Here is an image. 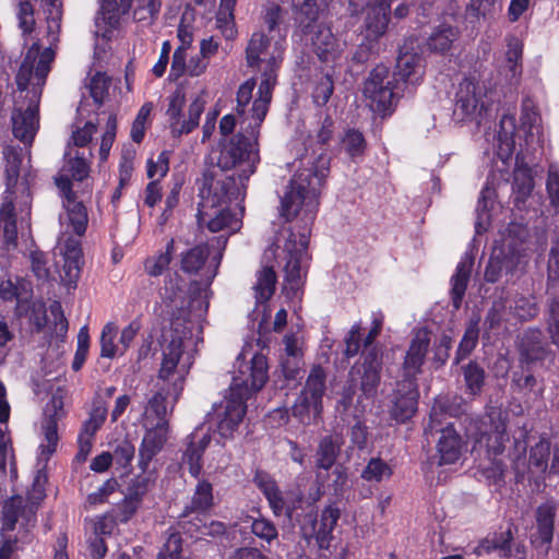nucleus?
I'll list each match as a JSON object with an SVG mask.
<instances>
[{
  "label": "nucleus",
  "instance_id": "obj_1",
  "mask_svg": "<svg viewBox=\"0 0 559 559\" xmlns=\"http://www.w3.org/2000/svg\"><path fill=\"white\" fill-rule=\"evenodd\" d=\"M329 173V162L324 156H319L317 165L311 168L298 170L289 181L287 190L281 199V216L286 221L295 217L304 210L305 225L296 235L289 230L284 246L270 248L271 253L280 263H284V288L296 296L304 285L307 274L308 253L307 248L310 238V225L313 223L318 207L319 197Z\"/></svg>",
  "mask_w": 559,
  "mask_h": 559
},
{
  "label": "nucleus",
  "instance_id": "obj_2",
  "mask_svg": "<svg viewBox=\"0 0 559 559\" xmlns=\"http://www.w3.org/2000/svg\"><path fill=\"white\" fill-rule=\"evenodd\" d=\"M266 76L260 83L257 97L252 103V120L223 145L217 164L205 170L234 175L237 185L241 187L242 191L245 190V182L255 171V167L260 162L258 150L259 129L267 114L272 99V84L274 83L273 74L269 73Z\"/></svg>",
  "mask_w": 559,
  "mask_h": 559
},
{
  "label": "nucleus",
  "instance_id": "obj_3",
  "mask_svg": "<svg viewBox=\"0 0 559 559\" xmlns=\"http://www.w3.org/2000/svg\"><path fill=\"white\" fill-rule=\"evenodd\" d=\"M165 311L169 316L170 332L165 336L158 380L173 385V395L179 399L186 377L193 365V356L187 352L191 343V330L187 326L190 318L189 301L182 289L164 298Z\"/></svg>",
  "mask_w": 559,
  "mask_h": 559
},
{
  "label": "nucleus",
  "instance_id": "obj_4",
  "mask_svg": "<svg viewBox=\"0 0 559 559\" xmlns=\"http://www.w3.org/2000/svg\"><path fill=\"white\" fill-rule=\"evenodd\" d=\"M267 359L254 354L250 362H241L238 373L233 377L229 392L214 409L217 419V432L229 438L237 430L247 412L246 401L252 393L261 390L269 379Z\"/></svg>",
  "mask_w": 559,
  "mask_h": 559
},
{
  "label": "nucleus",
  "instance_id": "obj_5",
  "mask_svg": "<svg viewBox=\"0 0 559 559\" xmlns=\"http://www.w3.org/2000/svg\"><path fill=\"white\" fill-rule=\"evenodd\" d=\"M242 192L234 175L204 171L197 213L198 225L201 228L206 227L212 233L226 228L231 233L238 231L241 219L233 214L228 206Z\"/></svg>",
  "mask_w": 559,
  "mask_h": 559
},
{
  "label": "nucleus",
  "instance_id": "obj_6",
  "mask_svg": "<svg viewBox=\"0 0 559 559\" xmlns=\"http://www.w3.org/2000/svg\"><path fill=\"white\" fill-rule=\"evenodd\" d=\"M490 93L491 90L485 82L465 78L459 84L455 95L454 116L461 121L468 120L480 124L491 105Z\"/></svg>",
  "mask_w": 559,
  "mask_h": 559
},
{
  "label": "nucleus",
  "instance_id": "obj_7",
  "mask_svg": "<svg viewBox=\"0 0 559 559\" xmlns=\"http://www.w3.org/2000/svg\"><path fill=\"white\" fill-rule=\"evenodd\" d=\"M362 93L370 109L384 116L391 112L397 103L400 83L390 74L386 66L378 64L365 80Z\"/></svg>",
  "mask_w": 559,
  "mask_h": 559
},
{
  "label": "nucleus",
  "instance_id": "obj_8",
  "mask_svg": "<svg viewBox=\"0 0 559 559\" xmlns=\"http://www.w3.org/2000/svg\"><path fill=\"white\" fill-rule=\"evenodd\" d=\"M325 379V371L320 365L311 368L305 388L292 408L294 417L301 424L310 425L320 416Z\"/></svg>",
  "mask_w": 559,
  "mask_h": 559
},
{
  "label": "nucleus",
  "instance_id": "obj_9",
  "mask_svg": "<svg viewBox=\"0 0 559 559\" xmlns=\"http://www.w3.org/2000/svg\"><path fill=\"white\" fill-rule=\"evenodd\" d=\"M283 47L280 40H276L271 46L270 38L263 32H254L249 39L246 48V61L250 68H260L262 71V81L267 78L266 74L274 75V83L276 84V71L283 60Z\"/></svg>",
  "mask_w": 559,
  "mask_h": 559
},
{
  "label": "nucleus",
  "instance_id": "obj_10",
  "mask_svg": "<svg viewBox=\"0 0 559 559\" xmlns=\"http://www.w3.org/2000/svg\"><path fill=\"white\" fill-rule=\"evenodd\" d=\"M381 371V349L379 347L364 349L360 359L349 370V382L352 385L359 388L364 397H374L380 385Z\"/></svg>",
  "mask_w": 559,
  "mask_h": 559
},
{
  "label": "nucleus",
  "instance_id": "obj_11",
  "mask_svg": "<svg viewBox=\"0 0 559 559\" xmlns=\"http://www.w3.org/2000/svg\"><path fill=\"white\" fill-rule=\"evenodd\" d=\"M186 104V96L181 88H176L169 97L166 115L173 136L179 138L190 133L199 126V119L205 107L202 96H197L188 108V117L185 118L182 109Z\"/></svg>",
  "mask_w": 559,
  "mask_h": 559
},
{
  "label": "nucleus",
  "instance_id": "obj_12",
  "mask_svg": "<svg viewBox=\"0 0 559 559\" xmlns=\"http://www.w3.org/2000/svg\"><path fill=\"white\" fill-rule=\"evenodd\" d=\"M37 56L38 49L35 50L34 47H32L25 55L15 79L20 91H25L31 82L35 81L32 83L33 95L35 92L39 95L41 94V87L46 83V78L50 71V64L53 61L55 52L51 48H45L40 52L38 60H36Z\"/></svg>",
  "mask_w": 559,
  "mask_h": 559
},
{
  "label": "nucleus",
  "instance_id": "obj_13",
  "mask_svg": "<svg viewBox=\"0 0 559 559\" xmlns=\"http://www.w3.org/2000/svg\"><path fill=\"white\" fill-rule=\"evenodd\" d=\"M419 391L417 381L402 378L388 397V413L397 424H404L417 412Z\"/></svg>",
  "mask_w": 559,
  "mask_h": 559
},
{
  "label": "nucleus",
  "instance_id": "obj_14",
  "mask_svg": "<svg viewBox=\"0 0 559 559\" xmlns=\"http://www.w3.org/2000/svg\"><path fill=\"white\" fill-rule=\"evenodd\" d=\"M56 185L62 194V204L67 212L69 226L72 227L76 236H83L88 224L86 207L82 201L76 200V195L72 191V182L68 175H59L56 178Z\"/></svg>",
  "mask_w": 559,
  "mask_h": 559
},
{
  "label": "nucleus",
  "instance_id": "obj_15",
  "mask_svg": "<svg viewBox=\"0 0 559 559\" xmlns=\"http://www.w3.org/2000/svg\"><path fill=\"white\" fill-rule=\"evenodd\" d=\"M145 433L139 448V467L146 472L152 460L163 450L168 439L169 423H142Z\"/></svg>",
  "mask_w": 559,
  "mask_h": 559
},
{
  "label": "nucleus",
  "instance_id": "obj_16",
  "mask_svg": "<svg viewBox=\"0 0 559 559\" xmlns=\"http://www.w3.org/2000/svg\"><path fill=\"white\" fill-rule=\"evenodd\" d=\"M212 440L210 431L197 427L185 441L181 464L188 466L191 476L199 477L202 471V456Z\"/></svg>",
  "mask_w": 559,
  "mask_h": 559
},
{
  "label": "nucleus",
  "instance_id": "obj_17",
  "mask_svg": "<svg viewBox=\"0 0 559 559\" xmlns=\"http://www.w3.org/2000/svg\"><path fill=\"white\" fill-rule=\"evenodd\" d=\"M518 350L520 361L527 365L544 361L552 353L539 328L523 331L519 337Z\"/></svg>",
  "mask_w": 559,
  "mask_h": 559
},
{
  "label": "nucleus",
  "instance_id": "obj_18",
  "mask_svg": "<svg viewBox=\"0 0 559 559\" xmlns=\"http://www.w3.org/2000/svg\"><path fill=\"white\" fill-rule=\"evenodd\" d=\"M414 41L404 43L400 48L393 78L404 84L416 85L423 78V58L414 51Z\"/></svg>",
  "mask_w": 559,
  "mask_h": 559
},
{
  "label": "nucleus",
  "instance_id": "obj_19",
  "mask_svg": "<svg viewBox=\"0 0 559 559\" xmlns=\"http://www.w3.org/2000/svg\"><path fill=\"white\" fill-rule=\"evenodd\" d=\"M39 94L35 92L27 108H17L12 112V131L16 139L24 144H31L39 127L38 118Z\"/></svg>",
  "mask_w": 559,
  "mask_h": 559
},
{
  "label": "nucleus",
  "instance_id": "obj_20",
  "mask_svg": "<svg viewBox=\"0 0 559 559\" xmlns=\"http://www.w3.org/2000/svg\"><path fill=\"white\" fill-rule=\"evenodd\" d=\"M430 346V333L427 329H419L411 341L403 361V378L417 381L421 373L428 348Z\"/></svg>",
  "mask_w": 559,
  "mask_h": 559
},
{
  "label": "nucleus",
  "instance_id": "obj_21",
  "mask_svg": "<svg viewBox=\"0 0 559 559\" xmlns=\"http://www.w3.org/2000/svg\"><path fill=\"white\" fill-rule=\"evenodd\" d=\"M178 400H175L173 395V385L163 382L148 399L142 423L152 421L160 424L162 421H168L167 416L173 413Z\"/></svg>",
  "mask_w": 559,
  "mask_h": 559
},
{
  "label": "nucleus",
  "instance_id": "obj_22",
  "mask_svg": "<svg viewBox=\"0 0 559 559\" xmlns=\"http://www.w3.org/2000/svg\"><path fill=\"white\" fill-rule=\"evenodd\" d=\"M313 51L320 61L335 62L343 52L342 44L335 38L330 27L318 25L311 37Z\"/></svg>",
  "mask_w": 559,
  "mask_h": 559
},
{
  "label": "nucleus",
  "instance_id": "obj_23",
  "mask_svg": "<svg viewBox=\"0 0 559 559\" xmlns=\"http://www.w3.org/2000/svg\"><path fill=\"white\" fill-rule=\"evenodd\" d=\"M391 4L386 0H377L368 8L365 19V38L378 40L386 32Z\"/></svg>",
  "mask_w": 559,
  "mask_h": 559
},
{
  "label": "nucleus",
  "instance_id": "obj_24",
  "mask_svg": "<svg viewBox=\"0 0 559 559\" xmlns=\"http://www.w3.org/2000/svg\"><path fill=\"white\" fill-rule=\"evenodd\" d=\"M507 50L500 71L510 83H518L523 72V43L513 35L506 37Z\"/></svg>",
  "mask_w": 559,
  "mask_h": 559
},
{
  "label": "nucleus",
  "instance_id": "obj_25",
  "mask_svg": "<svg viewBox=\"0 0 559 559\" xmlns=\"http://www.w3.org/2000/svg\"><path fill=\"white\" fill-rule=\"evenodd\" d=\"M546 331L551 344L559 348V281L547 283L545 300Z\"/></svg>",
  "mask_w": 559,
  "mask_h": 559
},
{
  "label": "nucleus",
  "instance_id": "obj_26",
  "mask_svg": "<svg viewBox=\"0 0 559 559\" xmlns=\"http://www.w3.org/2000/svg\"><path fill=\"white\" fill-rule=\"evenodd\" d=\"M0 241L7 250L17 246V228L12 197L4 195L0 207Z\"/></svg>",
  "mask_w": 559,
  "mask_h": 559
},
{
  "label": "nucleus",
  "instance_id": "obj_27",
  "mask_svg": "<svg viewBox=\"0 0 559 559\" xmlns=\"http://www.w3.org/2000/svg\"><path fill=\"white\" fill-rule=\"evenodd\" d=\"M462 439L452 425H448L441 429L437 450L440 456L439 464H453L462 453Z\"/></svg>",
  "mask_w": 559,
  "mask_h": 559
},
{
  "label": "nucleus",
  "instance_id": "obj_28",
  "mask_svg": "<svg viewBox=\"0 0 559 559\" xmlns=\"http://www.w3.org/2000/svg\"><path fill=\"white\" fill-rule=\"evenodd\" d=\"M214 506L213 486L210 481L202 479L198 483L191 502L180 514V524L187 525L189 519L194 512H206Z\"/></svg>",
  "mask_w": 559,
  "mask_h": 559
},
{
  "label": "nucleus",
  "instance_id": "obj_29",
  "mask_svg": "<svg viewBox=\"0 0 559 559\" xmlns=\"http://www.w3.org/2000/svg\"><path fill=\"white\" fill-rule=\"evenodd\" d=\"M344 444L341 433H333L323 437L316 452V467L329 471L334 464Z\"/></svg>",
  "mask_w": 559,
  "mask_h": 559
},
{
  "label": "nucleus",
  "instance_id": "obj_30",
  "mask_svg": "<svg viewBox=\"0 0 559 559\" xmlns=\"http://www.w3.org/2000/svg\"><path fill=\"white\" fill-rule=\"evenodd\" d=\"M557 508L552 501H546L535 511L536 538L542 545H549L554 538Z\"/></svg>",
  "mask_w": 559,
  "mask_h": 559
},
{
  "label": "nucleus",
  "instance_id": "obj_31",
  "mask_svg": "<svg viewBox=\"0 0 559 559\" xmlns=\"http://www.w3.org/2000/svg\"><path fill=\"white\" fill-rule=\"evenodd\" d=\"M516 131L515 118L512 115H503L499 122L497 135V155L507 163L515 148L514 134Z\"/></svg>",
  "mask_w": 559,
  "mask_h": 559
},
{
  "label": "nucleus",
  "instance_id": "obj_32",
  "mask_svg": "<svg viewBox=\"0 0 559 559\" xmlns=\"http://www.w3.org/2000/svg\"><path fill=\"white\" fill-rule=\"evenodd\" d=\"M473 264V259L465 257L459 262L455 273L451 277V299L452 305L456 310L461 308L462 300L469 282Z\"/></svg>",
  "mask_w": 559,
  "mask_h": 559
},
{
  "label": "nucleus",
  "instance_id": "obj_33",
  "mask_svg": "<svg viewBox=\"0 0 559 559\" xmlns=\"http://www.w3.org/2000/svg\"><path fill=\"white\" fill-rule=\"evenodd\" d=\"M64 280L68 284H75L81 271L82 249L78 239L69 237L63 247Z\"/></svg>",
  "mask_w": 559,
  "mask_h": 559
},
{
  "label": "nucleus",
  "instance_id": "obj_34",
  "mask_svg": "<svg viewBox=\"0 0 559 559\" xmlns=\"http://www.w3.org/2000/svg\"><path fill=\"white\" fill-rule=\"evenodd\" d=\"M534 188V179L532 169L520 159V154H516V164L513 171V192L515 193V202H524Z\"/></svg>",
  "mask_w": 559,
  "mask_h": 559
},
{
  "label": "nucleus",
  "instance_id": "obj_35",
  "mask_svg": "<svg viewBox=\"0 0 559 559\" xmlns=\"http://www.w3.org/2000/svg\"><path fill=\"white\" fill-rule=\"evenodd\" d=\"M462 374L465 385V393L472 399L480 396L486 383V371L475 360L462 366Z\"/></svg>",
  "mask_w": 559,
  "mask_h": 559
},
{
  "label": "nucleus",
  "instance_id": "obj_36",
  "mask_svg": "<svg viewBox=\"0 0 559 559\" xmlns=\"http://www.w3.org/2000/svg\"><path fill=\"white\" fill-rule=\"evenodd\" d=\"M512 540L513 534L510 528L504 532L495 533L479 543L476 552L477 555H483L499 550L500 557L509 559L512 555Z\"/></svg>",
  "mask_w": 559,
  "mask_h": 559
},
{
  "label": "nucleus",
  "instance_id": "obj_37",
  "mask_svg": "<svg viewBox=\"0 0 559 559\" xmlns=\"http://www.w3.org/2000/svg\"><path fill=\"white\" fill-rule=\"evenodd\" d=\"M108 415L106 401L99 394H96L92 401L88 417L83 421L81 432L86 436L95 437L96 432L103 427Z\"/></svg>",
  "mask_w": 559,
  "mask_h": 559
},
{
  "label": "nucleus",
  "instance_id": "obj_38",
  "mask_svg": "<svg viewBox=\"0 0 559 559\" xmlns=\"http://www.w3.org/2000/svg\"><path fill=\"white\" fill-rule=\"evenodd\" d=\"M210 255V245L202 243L180 253V270L187 274H197Z\"/></svg>",
  "mask_w": 559,
  "mask_h": 559
},
{
  "label": "nucleus",
  "instance_id": "obj_39",
  "mask_svg": "<svg viewBox=\"0 0 559 559\" xmlns=\"http://www.w3.org/2000/svg\"><path fill=\"white\" fill-rule=\"evenodd\" d=\"M3 157L5 159V177H7V189L4 195L12 197L13 188L15 187L19 176L20 166L22 162L21 151L17 147L5 146L3 148Z\"/></svg>",
  "mask_w": 559,
  "mask_h": 559
},
{
  "label": "nucleus",
  "instance_id": "obj_40",
  "mask_svg": "<svg viewBox=\"0 0 559 559\" xmlns=\"http://www.w3.org/2000/svg\"><path fill=\"white\" fill-rule=\"evenodd\" d=\"M277 282L273 266H264L257 273V283L253 286L257 302L262 304L271 299Z\"/></svg>",
  "mask_w": 559,
  "mask_h": 559
},
{
  "label": "nucleus",
  "instance_id": "obj_41",
  "mask_svg": "<svg viewBox=\"0 0 559 559\" xmlns=\"http://www.w3.org/2000/svg\"><path fill=\"white\" fill-rule=\"evenodd\" d=\"M64 157L68 158L63 171L68 173L74 180L82 181L90 174V163L84 153L73 151L71 144L67 145Z\"/></svg>",
  "mask_w": 559,
  "mask_h": 559
},
{
  "label": "nucleus",
  "instance_id": "obj_42",
  "mask_svg": "<svg viewBox=\"0 0 559 559\" xmlns=\"http://www.w3.org/2000/svg\"><path fill=\"white\" fill-rule=\"evenodd\" d=\"M520 120V130L525 132L526 142L533 141L535 135H539L540 116L532 99L523 100Z\"/></svg>",
  "mask_w": 559,
  "mask_h": 559
},
{
  "label": "nucleus",
  "instance_id": "obj_43",
  "mask_svg": "<svg viewBox=\"0 0 559 559\" xmlns=\"http://www.w3.org/2000/svg\"><path fill=\"white\" fill-rule=\"evenodd\" d=\"M550 457V442L540 439L531 448L528 457V471L532 474H545L548 469V461Z\"/></svg>",
  "mask_w": 559,
  "mask_h": 559
},
{
  "label": "nucleus",
  "instance_id": "obj_44",
  "mask_svg": "<svg viewBox=\"0 0 559 559\" xmlns=\"http://www.w3.org/2000/svg\"><path fill=\"white\" fill-rule=\"evenodd\" d=\"M457 29L442 25L438 27L428 38L427 45L430 51L443 53L448 51L453 41L457 38Z\"/></svg>",
  "mask_w": 559,
  "mask_h": 559
},
{
  "label": "nucleus",
  "instance_id": "obj_45",
  "mask_svg": "<svg viewBox=\"0 0 559 559\" xmlns=\"http://www.w3.org/2000/svg\"><path fill=\"white\" fill-rule=\"evenodd\" d=\"M511 312L520 321H530L537 317L539 312V306L536 298L533 295L524 296L516 295L512 299L510 305Z\"/></svg>",
  "mask_w": 559,
  "mask_h": 559
},
{
  "label": "nucleus",
  "instance_id": "obj_46",
  "mask_svg": "<svg viewBox=\"0 0 559 559\" xmlns=\"http://www.w3.org/2000/svg\"><path fill=\"white\" fill-rule=\"evenodd\" d=\"M175 252L176 242L170 239L165 247V251L145 260L144 269L146 273L151 276L162 275L168 269Z\"/></svg>",
  "mask_w": 559,
  "mask_h": 559
},
{
  "label": "nucleus",
  "instance_id": "obj_47",
  "mask_svg": "<svg viewBox=\"0 0 559 559\" xmlns=\"http://www.w3.org/2000/svg\"><path fill=\"white\" fill-rule=\"evenodd\" d=\"M131 5L132 0H103L99 14L107 25L115 27L120 16L128 13Z\"/></svg>",
  "mask_w": 559,
  "mask_h": 559
},
{
  "label": "nucleus",
  "instance_id": "obj_48",
  "mask_svg": "<svg viewBox=\"0 0 559 559\" xmlns=\"http://www.w3.org/2000/svg\"><path fill=\"white\" fill-rule=\"evenodd\" d=\"M187 524H190L195 527L194 530L187 526L183 527L191 534L195 532L201 534L202 536H209L212 538H221L227 534V526L224 522L215 520L203 522L199 515H195L194 518H192V520L187 521Z\"/></svg>",
  "mask_w": 559,
  "mask_h": 559
},
{
  "label": "nucleus",
  "instance_id": "obj_49",
  "mask_svg": "<svg viewBox=\"0 0 559 559\" xmlns=\"http://www.w3.org/2000/svg\"><path fill=\"white\" fill-rule=\"evenodd\" d=\"M478 322V319L469 320L455 353V364L465 359L476 347L479 335Z\"/></svg>",
  "mask_w": 559,
  "mask_h": 559
},
{
  "label": "nucleus",
  "instance_id": "obj_50",
  "mask_svg": "<svg viewBox=\"0 0 559 559\" xmlns=\"http://www.w3.org/2000/svg\"><path fill=\"white\" fill-rule=\"evenodd\" d=\"M393 474L391 466L380 457H372L361 471L360 477L368 483H381Z\"/></svg>",
  "mask_w": 559,
  "mask_h": 559
},
{
  "label": "nucleus",
  "instance_id": "obj_51",
  "mask_svg": "<svg viewBox=\"0 0 559 559\" xmlns=\"http://www.w3.org/2000/svg\"><path fill=\"white\" fill-rule=\"evenodd\" d=\"M485 440L489 453L498 455L503 452L509 436L507 433V424L500 417L497 421H493V430L486 433Z\"/></svg>",
  "mask_w": 559,
  "mask_h": 559
},
{
  "label": "nucleus",
  "instance_id": "obj_52",
  "mask_svg": "<svg viewBox=\"0 0 559 559\" xmlns=\"http://www.w3.org/2000/svg\"><path fill=\"white\" fill-rule=\"evenodd\" d=\"M43 430L45 443H40L37 459L49 461L50 456L56 452L59 440L57 423L52 418L48 419L44 424Z\"/></svg>",
  "mask_w": 559,
  "mask_h": 559
},
{
  "label": "nucleus",
  "instance_id": "obj_53",
  "mask_svg": "<svg viewBox=\"0 0 559 559\" xmlns=\"http://www.w3.org/2000/svg\"><path fill=\"white\" fill-rule=\"evenodd\" d=\"M21 501L5 502L2 508L0 536H15L13 534L19 516L22 511Z\"/></svg>",
  "mask_w": 559,
  "mask_h": 559
},
{
  "label": "nucleus",
  "instance_id": "obj_54",
  "mask_svg": "<svg viewBox=\"0 0 559 559\" xmlns=\"http://www.w3.org/2000/svg\"><path fill=\"white\" fill-rule=\"evenodd\" d=\"M255 87V81L253 79L247 80L245 83H242L238 91H237V114L242 117V120L240 121L241 129H243V126H247L248 122L251 119V109L249 110L250 116H246L247 114V106L249 105L252 93Z\"/></svg>",
  "mask_w": 559,
  "mask_h": 559
},
{
  "label": "nucleus",
  "instance_id": "obj_55",
  "mask_svg": "<svg viewBox=\"0 0 559 559\" xmlns=\"http://www.w3.org/2000/svg\"><path fill=\"white\" fill-rule=\"evenodd\" d=\"M154 477L152 472H143L142 474L135 476L131 479L128 488H127V496L140 501L142 503V500L144 496L148 492L151 487L154 484Z\"/></svg>",
  "mask_w": 559,
  "mask_h": 559
},
{
  "label": "nucleus",
  "instance_id": "obj_56",
  "mask_svg": "<svg viewBox=\"0 0 559 559\" xmlns=\"http://www.w3.org/2000/svg\"><path fill=\"white\" fill-rule=\"evenodd\" d=\"M298 13V20L305 28H309L319 17V5L317 0H293Z\"/></svg>",
  "mask_w": 559,
  "mask_h": 559
},
{
  "label": "nucleus",
  "instance_id": "obj_57",
  "mask_svg": "<svg viewBox=\"0 0 559 559\" xmlns=\"http://www.w3.org/2000/svg\"><path fill=\"white\" fill-rule=\"evenodd\" d=\"M117 336V326L115 323H107L100 335V356L106 358H114L117 354H120V347L115 344Z\"/></svg>",
  "mask_w": 559,
  "mask_h": 559
},
{
  "label": "nucleus",
  "instance_id": "obj_58",
  "mask_svg": "<svg viewBox=\"0 0 559 559\" xmlns=\"http://www.w3.org/2000/svg\"><path fill=\"white\" fill-rule=\"evenodd\" d=\"M342 145L345 152L352 157L361 156L366 148V141L361 132L348 129L342 138Z\"/></svg>",
  "mask_w": 559,
  "mask_h": 559
},
{
  "label": "nucleus",
  "instance_id": "obj_59",
  "mask_svg": "<svg viewBox=\"0 0 559 559\" xmlns=\"http://www.w3.org/2000/svg\"><path fill=\"white\" fill-rule=\"evenodd\" d=\"M28 284L25 281H17L13 283L11 280L2 281L0 283V298L4 301H17V306L23 299V293L31 292Z\"/></svg>",
  "mask_w": 559,
  "mask_h": 559
},
{
  "label": "nucleus",
  "instance_id": "obj_60",
  "mask_svg": "<svg viewBox=\"0 0 559 559\" xmlns=\"http://www.w3.org/2000/svg\"><path fill=\"white\" fill-rule=\"evenodd\" d=\"M182 552V537L178 532L168 531L157 559H179Z\"/></svg>",
  "mask_w": 559,
  "mask_h": 559
},
{
  "label": "nucleus",
  "instance_id": "obj_61",
  "mask_svg": "<svg viewBox=\"0 0 559 559\" xmlns=\"http://www.w3.org/2000/svg\"><path fill=\"white\" fill-rule=\"evenodd\" d=\"M96 131L97 126L92 121H87L82 128H76L72 131L71 140L68 144H71L73 151L85 147L92 142Z\"/></svg>",
  "mask_w": 559,
  "mask_h": 559
},
{
  "label": "nucleus",
  "instance_id": "obj_62",
  "mask_svg": "<svg viewBox=\"0 0 559 559\" xmlns=\"http://www.w3.org/2000/svg\"><path fill=\"white\" fill-rule=\"evenodd\" d=\"M47 464L48 461H41L40 459H37L36 467L37 472L33 480L32 485V498L34 500H43L46 496V484L48 481V475H47Z\"/></svg>",
  "mask_w": 559,
  "mask_h": 559
},
{
  "label": "nucleus",
  "instance_id": "obj_63",
  "mask_svg": "<svg viewBox=\"0 0 559 559\" xmlns=\"http://www.w3.org/2000/svg\"><path fill=\"white\" fill-rule=\"evenodd\" d=\"M23 543L17 536H0V559H20Z\"/></svg>",
  "mask_w": 559,
  "mask_h": 559
},
{
  "label": "nucleus",
  "instance_id": "obj_64",
  "mask_svg": "<svg viewBox=\"0 0 559 559\" xmlns=\"http://www.w3.org/2000/svg\"><path fill=\"white\" fill-rule=\"evenodd\" d=\"M546 190L550 204L559 209V168L554 165L548 168Z\"/></svg>",
  "mask_w": 559,
  "mask_h": 559
}]
</instances>
